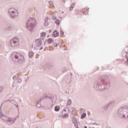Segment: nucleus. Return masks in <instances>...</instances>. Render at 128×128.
<instances>
[{
    "mask_svg": "<svg viewBox=\"0 0 128 128\" xmlns=\"http://www.w3.org/2000/svg\"><path fill=\"white\" fill-rule=\"evenodd\" d=\"M11 56L13 60H18L17 62L18 64H22L24 62V57L22 55L18 53H16V52L12 53Z\"/></svg>",
    "mask_w": 128,
    "mask_h": 128,
    "instance_id": "1",
    "label": "nucleus"
},
{
    "mask_svg": "<svg viewBox=\"0 0 128 128\" xmlns=\"http://www.w3.org/2000/svg\"><path fill=\"white\" fill-rule=\"evenodd\" d=\"M36 22V18H30L27 22L26 28L29 30H32L34 28Z\"/></svg>",
    "mask_w": 128,
    "mask_h": 128,
    "instance_id": "2",
    "label": "nucleus"
},
{
    "mask_svg": "<svg viewBox=\"0 0 128 128\" xmlns=\"http://www.w3.org/2000/svg\"><path fill=\"white\" fill-rule=\"evenodd\" d=\"M20 44V39L18 37H15L13 39H12L10 41V45L12 48Z\"/></svg>",
    "mask_w": 128,
    "mask_h": 128,
    "instance_id": "3",
    "label": "nucleus"
},
{
    "mask_svg": "<svg viewBox=\"0 0 128 128\" xmlns=\"http://www.w3.org/2000/svg\"><path fill=\"white\" fill-rule=\"evenodd\" d=\"M8 12L11 18H14L16 16H18V10H16L14 8H10L8 10Z\"/></svg>",
    "mask_w": 128,
    "mask_h": 128,
    "instance_id": "4",
    "label": "nucleus"
},
{
    "mask_svg": "<svg viewBox=\"0 0 128 128\" xmlns=\"http://www.w3.org/2000/svg\"><path fill=\"white\" fill-rule=\"evenodd\" d=\"M35 44L36 46H42V40L40 39H37L35 41Z\"/></svg>",
    "mask_w": 128,
    "mask_h": 128,
    "instance_id": "5",
    "label": "nucleus"
},
{
    "mask_svg": "<svg viewBox=\"0 0 128 128\" xmlns=\"http://www.w3.org/2000/svg\"><path fill=\"white\" fill-rule=\"evenodd\" d=\"M0 118L3 120H4V122H7L8 120V117L4 115V114L1 115Z\"/></svg>",
    "mask_w": 128,
    "mask_h": 128,
    "instance_id": "6",
    "label": "nucleus"
},
{
    "mask_svg": "<svg viewBox=\"0 0 128 128\" xmlns=\"http://www.w3.org/2000/svg\"><path fill=\"white\" fill-rule=\"evenodd\" d=\"M58 36H60V33L58 32V31H54L53 32V36H54V38H56Z\"/></svg>",
    "mask_w": 128,
    "mask_h": 128,
    "instance_id": "7",
    "label": "nucleus"
},
{
    "mask_svg": "<svg viewBox=\"0 0 128 128\" xmlns=\"http://www.w3.org/2000/svg\"><path fill=\"white\" fill-rule=\"evenodd\" d=\"M7 124H12V118H8V119H7V121H6Z\"/></svg>",
    "mask_w": 128,
    "mask_h": 128,
    "instance_id": "8",
    "label": "nucleus"
},
{
    "mask_svg": "<svg viewBox=\"0 0 128 128\" xmlns=\"http://www.w3.org/2000/svg\"><path fill=\"white\" fill-rule=\"evenodd\" d=\"M54 39L52 38H50L47 40V42H48V44H52V42H54Z\"/></svg>",
    "mask_w": 128,
    "mask_h": 128,
    "instance_id": "9",
    "label": "nucleus"
},
{
    "mask_svg": "<svg viewBox=\"0 0 128 128\" xmlns=\"http://www.w3.org/2000/svg\"><path fill=\"white\" fill-rule=\"evenodd\" d=\"M60 106H55L54 110L56 112H59L60 111Z\"/></svg>",
    "mask_w": 128,
    "mask_h": 128,
    "instance_id": "10",
    "label": "nucleus"
},
{
    "mask_svg": "<svg viewBox=\"0 0 128 128\" xmlns=\"http://www.w3.org/2000/svg\"><path fill=\"white\" fill-rule=\"evenodd\" d=\"M41 38H44L46 36V32H42L40 34Z\"/></svg>",
    "mask_w": 128,
    "mask_h": 128,
    "instance_id": "11",
    "label": "nucleus"
},
{
    "mask_svg": "<svg viewBox=\"0 0 128 128\" xmlns=\"http://www.w3.org/2000/svg\"><path fill=\"white\" fill-rule=\"evenodd\" d=\"M32 56H34V52H29V57L30 58H32Z\"/></svg>",
    "mask_w": 128,
    "mask_h": 128,
    "instance_id": "12",
    "label": "nucleus"
},
{
    "mask_svg": "<svg viewBox=\"0 0 128 128\" xmlns=\"http://www.w3.org/2000/svg\"><path fill=\"white\" fill-rule=\"evenodd\" d=\"M72 104V100H68L67 102L66 106H70Z\"/></svg>",
    "mask_w": 128,
    "mask_h": 128,
    "instance_id": "13",
    "label": "nucleus"
},
{
    "mask_svg": "<svg viewBox=\"0 0 128 128\" xmlns=\"http://www.w3.org/2000/svg\"><path fill=\"white\" fill-rule=\"evenodd\" d=\"M56 24H60V20H56Z\"/></svg>",
    "mask_w": 128,
    "mask_h": 128,
    "instance_id": "14",
    "label": "nucleus"
},
{
    "mask_svg": "<svg viewBox=\"0 0 128 128\" xmlns=\"http://www.w3.org/2000/svg\"><path fill=\"white\" fill-rule=\"evenodd\" d=\"M86 118V114H83L81 116V118Z\"/></svg>",
    "mask_w": 128,
    "mask_h": 128,
    "instance_id": "15",
    "label": "nucleus"
},
{
    "mask_svg": "<svg viewBox=\"0 0 128 128\" xmlns=\"http://www.w3.org/2000/svg\"><path fill=\"white\" fill-rule=\"evenodd\" d=\"M48 18H45V22H48Z\"/></svg>",
    "mask_w": 128,
    "mask_h": 128,
    "instance_id": "16",
    "label": "nucleus"
},
{
    "mask_svg": "<svg viewBox=\"0 0 128 128\" xmlns=\"http://www.w3.org/2000/svg\"><path fill=\"white\" fill-rule=\"evenodd\" d=\"M54 46L56 48V47L58 46V44H56V43H54Z\"/></svg>",
    "mask_w": 128,
    "mask_h": 128,
    "instance_id": "17",
    "label": "nucleus"
},
{
    "mask_svg": "<svg viewBox=\"0 0 128 128\" xmlns=\"http://www.w3.org/2000/svg\"><path fill=\"white\" fill-rule=\"evenodd\" d=\"M64 116L65 118H68V114H65Z\"/></svg>",
    "mask_w": 128,
    "mask_h": 128,
    "instance_id": "18",
    "label": "nucleus"
},
{
    "mask_svg": "<svg viewBox=\"0 0 128 128\" xmlns=\"http://www.w3.org/2000/svg\"><path fill=\"white\" fill-rule=\"evenodd\" d=\"M74 126H75L76 128H78V123L75 124Z\"/></svg>",
    "mask_w": 128,
    "mask_h": 128,
    "instance_id": "19",
    "label": "nucleus"
},
{
    "mask_svg": "<svg viewBox=\"0 0 128 128\" xmlns=\"http://www.w3.org/2000/svg\"><path fill=\"white\" fill-rule=\"evenodd\" d=\"M84 128H88L86 126H85Z\"/></svg>",
    "mask_w": 128,
    "mask_h": 128,
    "instance_id": "20",
    "label": "nucleus"
},
{
    "mask_svg": "<svg viewBox=\"0 0 128 128\" xmlns=\"http://www.w3.org/2000/svg\"><path fill=\"white\" fill-rule=\"evenodd\" d=\"M87 12H88V10H86Z\"/></svg>",
    "mask_w": 128,
    "mask_h": 128,
    "instance_id": "21",
    "label": "nucleus"
},
{
    "mask_svg": "<svg viewBox=\"0 0 128 128\" xmlns=\"http://www.w3.org/2000/svg\"><path fill=\"white\" fill-rule=\"evenodd\" d=\"M70 10H72V8H70Z\"/></svg>",
    "mask_w": 128,
    "mask_h": 128,
    "instance_id": "22",
    "label": "nucleus"
}]
</instances>
